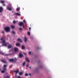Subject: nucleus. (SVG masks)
Masks as SVG:
<instances>
[{
    "instance_id": "nucleus-1",
    "label": "nucleus",
    "mask_w": 78,
    "mask_h": 78,
    "mask_svg": "<svg viewBox=\"0 0 78 78\" xmlns=\"http://www.w3.org/2000/svg\"><path fill=\"white\" fill-rule=\"evenodd\" d=\"M0 47H2V46H5V47L8 46V48H10L12 47V45L6 43V42L5 41V37L1 38L0 39Z\"/></svg>"
},
{
    "instance_id": "nucleus-2",
    "label": "nucleus",
    "mask_w": 78,
    "mask_h": 78,
    "mask_svg": "<svg viewBox=\"0 0 78 78\" xmlns=\"http://www.w3.org/2000/svg\"><path fill=\"white\" fill-rule=\"evenodd\" d=\"M4 30L7 33H8V32H9V31H10V29L9 28V27H5L4 28Z\"/></svg>"
},
{
    "instance_id": "nucleus-3",
    "label": "nucleus",
    "mask_w": 78,
    "mask_h": 78,
    "mask_svg": "<svg viewBox=\"0 0 78 78\" xmlns=\"http://www.w3.org/2000/svg\"><path fill=\"white\" fill-rule=\"evenodd\" d=\"M3 67L4 68H3V69L4 70H2L1 71L2 73H4L5 72V71L6 70V65H4Z\"/></svg>"
},
{
    "instance_id": "nucleus-4",
    "label": "nucleus",
    "mask_w": 78,
    "mask_h": 78,
    "mask_svg": "<svg viewBox=\"0 0 78 78\" xmlns=\"http://www.w3.org/2000/svg\"><path fill=\"white\" fill-rule=\"evenodd\" d=\"M11 5L9 6V7H8L7 8V9H8V10H9V11H11L12 10V8L11 6Z\"/></svg>"
},
{
    "instance_id": "nucleus-5",
    "label": "nucleus",
    "mask_w": 78,
    "mask_h": 78,
    "mask_svg": "<svg viewBox=\"0 0 78 78\" xmlns=\"http://www.w3.org/2000/svg\"><path fill=\"white\" fill-rule=\"evenodd\" d=\"M17 60L16 58H15L14 59H9V61L10 62H13V61H16Z\"/></svg>"
},
{
    "instance_id": "nucleus-6",
    "label": "nucleus",
    "mask_w": 78,
    "mask_h": 78,
    "mask_svg": "<svg viewBox=\"0 0 78 78\" xmlns=\"http://www.w3.org/2000/svg\"><path fill=\"white\" fill-rule=\"evenodd\" d=\"M17 41L18 42H22V40L20 39H18Z\"/></svg>"
},
{
    "instance_id": "nucleus-7",
    "label": "nucleus",
    "mask_w": 78,
    "mask_h": 78,
    "mask_svg": "<svg viewBox=\"0 0 78 78\" xmlns=\"http://www.w3.org/2000/svg\"><path fill=\"white\" fill-rule=\"evenodd\" d=\"M26 60L28 62H30V60H29V58L27 57L26 58Z\"/></svg>"
},
{
    "instance_id": "nucleus-8",
    "label": "nucleus",
    "mask_w": 78,
    "mask_h": 78,
    "mask_svg": "<svg viewBox=\"0 0 78 78\" xmlns=\"http://www.w3.org/2000/svg\"><path fill=\"white\" fill-rule=\"evenodd\" d=\"M23 23L22 22H20L19 23V25L20 26H22V25H23Z\"/></svg>"
},
{
    "instance_id": "nucleus-9",
    "label": "nucleus",
    "mask_w": 78,
    "mask_h": 78,
    "mask_svg": "<svg viewBox=\"0 0 78 78\" xmlns=\"http://www.w3.org/2000/svg\"><path fill=\"white\" fill-rule=\"evenodd\" d=\"M1 61L2 62H3V63H7V62H6V61L4 60H1Z\"/></svg>"
},
{
    "instance_id": "nucleus-10",
    "label": "nucleus",
    "mask_w": 78,
    "mask_h": 78,
    "mask_svg": "<svg viewBox=\"0 0 78 78\" xmlns=\"http://www.w3.org/2000/svg\"><path fill=\"white\" fill-rule=\"evenodd\" d=\"M14 50L15 51H18V48H14Z\"/></svg>"
},
{
    "instance_id": "nucleus-11",
    "label": "nucleus",
    "mask_w": 78,
    "mask_h": 78,
    "mask_svg": "<svg viewBox=\"0 0 78 78\" xmlns=\"http://www.w3.org/2000/svg\"><path fill=\"white\" fill-rule=\"evenodd\" d=\"M3 8L2 7H0V12H2L3 11Z\"/></svg>"
},
{
    "instance_id": "nucleus-12",
    "label": "nucleus",
    "mask_w": 78,
    "mask_h": 78,
    "mask_svg": "<svg viewBox=\"0 0 78 78\" xmlns=\"http://www.w3.org/2000/svg\"><path fill=\"white\" fill-rule=\"evenodd\" d=\"M15 15H16V16H20V14L19 13H14Z\"/></svg>"
},
{
    "instance_id": "nucleus-13",
    "label": "nucleus",
    "mask_w": 78,
    "mask_h": 78,
    "mask_svg": "<svg viewBox=\"0 0 78 78\" xmlns=\"http://www.w3.org/2000/svg\"><path fill=\"white\" fill-rule=\"evenodd\" d=\"M19 56L20 58H22V57H23V55H22L21 53H20L19 54Z\"/></svg>"
},
{
    "instance_id": "nucleus-14",
    "label": "nucleus",
    "mask_w": 78,
    "mask_h": 78,
    "mask_svg": "<svg viewBox=\"0 0 78 78\" xmlns=\"http://www.w3.org/2000/svg\"><path fill=\"white\" fill-rule=\"evenodd\" d=\"M24 40L25 42H26L27 41V38H26V37H24Z\"/></svg>"
},
{
    "instance_id": "nucleus-15",
    "label": "nucleus",
    "mask_w": 78,
    "mask_h": 78,
    "mask_svg": "<svg viewBox=\"0 0 78 78\" xmlns=\"http://www.w3.org/2000/svg\"><path fill=\"white\" fill-rule=\"evenodd\" d=\"M16 45L18 47H20V44L19 43H17L16 44Z\"/></svg>"
},
{
    "instance_id": "nucleus-16",
    "label": "nucleus",
    "mask_w": 78,
    "mask_h": 78,
    "mask_svg": "<svg viewBox=\"0 0 78 78\" xmlns=\"http://www.w3.org/2000/svg\"><path fill=\"white\" fill-rule=\"evenodd\" d=\"M1 3H3V6H5V4L3 3L5 2H4V1H1Z\"/></svg>"
},
{
    "instance_id": "nucleus-17",
    "label": "nucleus",
    "mask_w": 78,
    "mask_h": 78,
    "mask_svg": "<svg viewBox=\"0 0 78 78\" xmlns=\"http://www.w3.org/2000/svg\"><path fill=\"white\" fill-rule=\"evenodd\" d=\"M15 77L16 78H20V76H17V75H16V76H15Z\"/></svg>"
},
{
    "instance_id": "nucleus-18",
    "label": "nucleus",
    "mask_w": 78,
    "mask_h": 78,
    "mask_svg": "<svg viewBox=\"0 0 78 78\" xmlns=\"http://www.w3.org/2000/svg\"><path fill=\"white\" fill-rule=\"evenodd\" d=\"M0 53L1 54H2V55H5V54L2 51H0Z\"/></svg>"
},
{
    "instance_id": "nucleus-19",
    "label": "nucleus",
    "mask_w": 78,
    "mask_h": 78,
    "mask_svg": "<svg viewBox=\"0 0 78 78\" xmlns=\"http://www.w3.org/2000/svg\"><path fill=\"white\" fill-rule=\"evenodd\" d=\"M23 74V73H22V72H20L19 73V74L20 75H22Z\"/></svg>"
},
{
    "instance_id": "nucleus-20",
    "label": "nucleus",
    "mask_w": 78,
    "mask_h": 78,
    "mask_svg": "<svg viewBox=\"0 0 78 78\" xmlns=\"http://www.w3.org/2000/svg\"><path fill=\"white\" fill-rule=\"evenodd\" d=\"M20 10V8L19 7L18 8H17L16 9V11H19Z\"/></svg>"
},
{
    "instance_id": "nucleus-21",
    "label": "nucleus",
    "mask_w": 78,
    "mask_h": 78,
    "mask_svg": "<svg viewBox=\"0 0 78 78\" xmlns=\"http://www.w3.org/2000/svg\"><path fill=\"white\" fill-rule=\"evenodd\" d=\"M10 77L9 76H6L4 77V78H9Z\"/></svg>"
},
{
    "instance_id": "nucleus-22",
    "label": "nucleus",
    "mask_w": 78,
    "mask_h": 78,
    "mask_svg": "<svg viewBox=\"0 0 78 78\" xmlns=\"http://www.w3.org/2000/svg\"><path fill=\"white\" fill-rule=\"evenodd\" d=\"M39 67L37 68L36 69V71H38V70H39Z\"/></svg>"
},
{
    "instance_id": "nucleus-23",
    "label": "nucleus",
    "mask_w": 78,
    "mask_h": 78,
    "mask_svg": "<svg viewBox=\"0 0 78 78\" xmlns=\"http://www.w3.org/2000/svg\"><path fill=\"white\" fill-rule=\"evenodd\" d=\"M15 72H16V73H17L18 72H19V71L18 70H16L14 71Z\"/></svg>"
},
{
    "instance_id": "nucleus-24",
    "label": "nucleus",
    "mask_w": 78,
    "mask_h": 78,
    "mask_svg": "<svg viewBox=\"0 0 78 78\" xmlns=\"http://www.w3.org/2000/svg\"><path fill=\"white\" fill-rule=\"evenodd\" d=\"M27 34L29 36H30V32H28Z\"/></svg>"
},
{
    "instance_id": "nucleus-25",
    "label": "nucleus",
    "mask_w": 78,
    "mask_h": 78,
    "mask_svg": "<svg viewBox=\"0 0 78 78\" xmlns=\"http://www.w3.org/2000/svg\"><path fill=\"white\" fill-rule=\"evenodd\" d=\"M22 49H25V46H24L23 45L22 46Z\"/></svg>"
},
{
    "instance_id": "nucleus-26",
    "label": "nucleus",
    "mask_w": 78,
    "mask_h": 78,
    "mask_svg": "<svg viewBox=\"0 0 78 78\" xmlns=\"http://www.w3.org/2000/svg\"><path fill=\"white\" fill-rule=\"evenodd\" d=\"M40 64H41V63H40V66H39V67L40 68H42V65H40Z\"/></svg>"
},
{
    "instance_id": "nucleus-27",
    "label": "nucleus",
    "mask_w": 78,
    "mask_h": 78,
    "mask_svg": "<svg viewBox=\"0 0 78 78\" xmlns=\"http://www.w3.org/2000/svg\"><path fill=\"white\" fill-rule=\"evenodd\" d=\"M17 21H13V23H16V22H17Z\"/></svg>"
},
{
    "instance_id": "nucleus-28",
    "label": "nucleus",
    "mask_w": 78,
    "mask_h": 78,
    "mask_svg": "<svg viewBox=\"0 0 78 78\" xmlns=\"http://www.w3.org/2000/svg\"><path fill=\"white\" fill-rule=\"evenodd\" d=\"M25 62H24L23 63V66H25Z\"/></svg>"
},
{
    "instance_id": "nucleus-29",
    "label": "nucleus",
    "mask_w": 78,
    "mask_h": 78,
    "mask_svg": "<svg viewBox=\"0 0 78 78\" xmlns=\"http://www.w3.org/2000/svg\"><path fill=\"white\" fill-rule=\"evenodd\" d=\"M23 23H26V21H25V20H23Z\"/></svg>"
},
{
    "instance_id": "nucleus-30",
    "label": "nucleus",
    "mask_w": 78,
    "mask_h": 78,
    "mask_svg": "<svg viewBox=\"0 0 78 78\" xmlns=\"http://www.w3.org/2000/svg\"><path fill=\"white\" fill-rule=\"evenodd\" d=\"M28 53H29V55H31V51H29V52H28Z\"/></svg>"
},
{
    "instance_id": "nucleus-31",
    "label": "nucleus",
    "mask_w": 78,
    "mask_h": 78,
    "mask_svg": "<svg viewBox=\"0 0 78 78\" xmlns=\"http://www.w3.org/2000/svg\"><path fill=\"white\" fill-rule=\"evenodd\" d=\"M11 27L12 28H14V26L12 25L11 26Z\"/></svg>"
},
{
    "instance_id": "nucleus-32",
    "label": "nucleus",
    "mask_w": 78,
    "mask_h": 78,
    "mask_svg": "<svg viewBox=\"0 0 78 78\" xmlns=\"http://www.w3.org/2000/svg\"><path fill=\"white\" fill-rule=\"evenodd\" d=\"M19 29L20 30H22V29L21 28H19Z\"/></svg>"
},
{
    "instance_id": "nucleus-33",
    "label": "nucleus",
    "mask_w": 78,
    "mask_h": 78,
    "mask_svg": "<svg viewBox=\"0 0 78 78\" xmlns=\"http://www.w3.org/2000/svg\"><path fill=\"white\" fill-rule=\"evenodd\" d=\"M25 76H28V74L27 73H26L25 74Z\"/></svg>"
},
{
    "instance_id": "nucleus-34",
    "label": "nucleus",
    "mask_w": 78,
    "mask_h": 78,
    "mask_svg": "<svg viewBox=\"0 0 78 78\" xmlns=\"http://www.w3.org/2000/svg\"><path fill=\"white\" fill-rule=\"evenodd\" d=\"M12 33H13V34H15V32L14 31H13L12 32Z\"/></svg>"
},
{
    "instance_id": "nucleus-35",
    "label": "nucleus",
    "mask_w": 78,
    "mask_h": 78,
    "mask_svg": "<svg viewBox=\"0 0 78 78\" xmlns=\"http://www.w3.org/2000/svg\"><path fill=\"white\" fill-rule=\"evenodd\" d=\"M23 54L24 55H27V53H26L25 52L23 53Z\"/></svg>"
},
{
    "instance_id": "nucleus-36",
    "label": "nucleus",
    "mask_w": 78,
    "mask_h": 78,
    "mask_svg": "<svg viewBox=\"0 0 78 78\" xmlns=\"http://www.w3.org/2000/svg\"><path fill=\"white\" fill-rule=\"evenodd\" d=\"M28 66H29V64H28L27 65V67H28Z\"/></svg>"
},
{
    "instance_id": "nucleus-37",
    "label": "nucleus",
    "mask_w": 78,
    "mask_h": 78,
    "mask_svg": "<svg viewBox=\"0 0 78 78\" xmlns=\"http://www.w3.org/2000/svg\"><path fill=\"white\" fill-rule=\"evenodd\" d=\"M29 29L30 30H31V27H29Z\"/></svg>"
},
{
    "instance_id": "nucleus-38",
    "label": "nucleus",
    "mask_w": 78,
    "mask_h": 78,
    "mask_svg": "<svg viewBox=\"0 0 78 78\" xmlns=\"http://www.w3.org/2000/svg\"><path fill=\"white\" fill-rule=\"evenodd\" d=\"M23 28H24V27H25V26L23 25Z\"/></svg>"
},
{
    "instance_id": "nucleus-39",
    "label": "nucleus",
    "mask_w": 78,
    "mask_h": 78,
    "mask_svg": "<svg viewBox=\"0 0 78 78\" xmlns=\"http://www.w3.org/2000/svg\"><path fill=\"white\" fill-rule=\"evenodd\" d=\"M2 33H4V31H2Z\"/></svg>"
},
{
    "instance_id": "nucleus-40",
    "label": "nucleus",
    "mask_w": 78,
    "mask_h": 78,
    "mask_svg": "<svg viewBox=\"0 0 78 78\" xmlns=\"http://www.w3.org/2000/svg\"><path fill=\"white\" fill-rule=\"evenodd\" d=\"M29 75H30V76H31V74H29Z\"/></svg>"
},
{
    "instance_id": "nucleus-41",
    "label": "nucleus",
    "mask_w": 78,
    "mask_h": 78,
    "mask_svg": "<svg viewBox=\"0 0 78 78\" xmlns=\"http://www.w3.org/2000/svg\"><path fill=\"white\" fill-rule=\"evenodd\" d=\"M39 49H40V50H41V48H40Z\"/></svg>"
},
{
    "instance_id": "nucleus-42",
    "label": "nucleus",
    "mask_w": 78,
    "mask_h": 78,
    "mask_svg": "<svg viewBox=\"0 0 78 78\" xmlns=\"http://www.w3.org/2000/svg\"><path fill=\"white\" fill-rule=\"evenodd\" d=\"M30 68L31 69V67H30Z\"/></svg>"
},
{
    "instance_id": "nucleus-43",
    "label": "nucleus",
    "mask_w": 78,
    "mask_h": 78,
    "mask_svg": "<svg viewBox=\"0 0 78 78\" xmlns=\"http://www.w3.org/2000/svg\"><path fill=\"white\" fill-rule=\"evenodd\" d=\"M9 51V52H10V51Z\"/></svg>"
},
{
    "instance_id": "nucleus-44",
    "label": "nucleus",
    "mask_w": 78,
    "mask_h": 78,
    "mask_svg": "<svg viewBox=\"0 0 78 78\" xmlns=\"http://www.w3.org/2000/svg\"><path fill=\"white\" fill-rule=\"evenodd\" d=\"M1 70L0 69V70Z\"/></svg>"
}]
</instances>
